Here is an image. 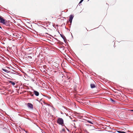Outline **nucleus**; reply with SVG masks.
I'll return each mask as SVG.
<instances>
[{
	"label": "nucleus",
	"instance_id": "obj_9",
	"mask_svg": "<svg viewBox=\"0 0 133 133\" xmlns=\"http://www.w3.org/2000/svg\"><path fill=\"white\" fill-rule=\"evenodd\" d=\"M10 83L12 84L13 85H15V83L14 82H12L11 81H10L9 82Z\"/></svg>",
	"mask_w": 133,
	"mask_h": 133
},
{
	"label": "nucleus",
	"instance_id": "obj_11",
	"mask_svg": "<svg viewBox=\"0 0 133 133\" xmlns=\"http://www.w3.org/2000/svg\"><path fill=\"white\" fill-rule=\"evenodd\" d=\"M29 94L31 96H34V95L32 94V92H30Z\"/></svg>",
	"mask_w": 133,
	"mask_h": 133
},
{
	"label": "nucleus",
	"instance_id": "obj_6",
	"mask_svg": "<svg viewBox=\"0 0 133 133\" xmlns=\"http://www.w3.org/2000/svg\"><path fill=\"white\" fill-rule=\"evenodd\" d=\"M3 24L5 25L6 26H9V22H8L7 21H6V20L5 21L4 23H3Z\"/></svg>",
	"mask_w": 133,
	"mask_h": 133
},
{
	"label": "nucleus",
	"instance_id": "obj_2",
	"mask_svg": "<svg viewBox=\"0 0 133 133\" xmlns=\"http://www.w3.org/2000/svg\"><path fill=\"white\" fill-rule=\"evenodd\" d=\"M92 81L94 82V83L90 84V87L91 88H95L96 85V83L94 81Z\"/></svg>",
	"mask_w": 133,
	"mask_h": 133
},
{
	"label": "nucleus",
	"instance_id": "obj_5",
	"mask_svg": "<svg viewBox=\"0 0 133 133\" xmlns=\"http://www.w3.org/2000/svg\"><path fill=\"white\" fill-rule=\"evenodd\" d=\"M28 107L31 109H32L33 108V105L30 103H28Z\"/></svg>",
	"mask_w": 133,
	"mask_h": 133
},
{
	"label": "nucleus",
	"instance_id": "obj_4",
	"mask_svg": "<svg viewBox=\"0 0 133 133\" xmlns=\"http://www.w3.org/2000/svg\"><path fill=\"white\" fill-rule=\"evenodd\" d=\"M5 21V20L4 19L2 16H0V22L1 23L3 24Z\"/></svg>",
	"mask_w": 133,
	"mask_h": 133
},
{
	"label": "nucleus",
	"instance_id": "obj_12",
	"mask_svg": "<svg viewBox=\"0 0 133 133\" xmlns=\"http://www.w3.org/2000/svg\"><path fill=\"white\" fill-rule=\"evenodd\" d=\"M87 122L90 123L91 124H92V123L90 121L88 120V121Z\"/></svg>",
	"mask_w": 133,
	"mask_h": 133
},
{
	"label": "nucleus",
	"instance_id": "obj_16",
	"mask_svg": "<svg viewBox=\"0 0 133 133\" xmlns=\"http://www.w3.org/2000/svg\"><path fill=\"white\" fill-rule=\"evenodd\" d=\"M132 111H133V110H132Z\"/></svg>",
	"mask_w": 133,
	"mask_h": 133
},
{
	"label": "nucleus",
	"instance_id": "obj_3",
	"mask_svg": "<svg viewBox=\"0 0 133 133\" xmlns=\"http://www.w3.org/2000/svg\"><path fill=\"white\" fill-rule=\"evenodd\" d=\"M73 17L74 16L72 15H70V16L69 17V23H70V24L72 23V21Z\"/></svg>",
	"mask_w": 133,
	"mask_h": 133
},
{
	"label": "nucleus",
	"instance_id": "obj_15",
	"mask_svg": "<svg viewBox=\"0 0 133 133\" xmlns=\"http://www.w3.org/2000/svg\"><path fill=\"white\" fill-rule=\"evenodd\" d=\"M0 28L1 29H2V28H1V27L0 26Z\"/></svg>",
	"mask_w": 133,
	"mask_h": 133
},
{
	"label": "nucleus",
	"instance_id": "obj_7",
	"mask_svg": "<svg viewBox=\"0 0 133 133\" xmlns=\"http://www.w3.org/2000/svg\"><path fill=\"white\" fill-rule=\"evenodd\" d=\"M34 94L36 96H38L39 95V92L37 91H34Z\"/></svg>",
	"mask_w": 133,
	"mask_h": 133
},
{
	"label": "nucleus",
	"instance_id": "obj_14",
	"mask_svg": "<svg viewBox=\"0 0 133 133\" xmlns=\"http://www.w3.org/2000/svg\"><path fill=\"white\" fill-rule=\"evenodd\" d=\"M111 101L113 102H114V101L112 99H111Z\"/></svg>",
	"mask_w": 133,
	"mask_h": 133
},
{
	"label": "nucleus",
	"instance_id": "obj_13",
	"mask_svg": "<svg viewBox=\"0 0 133 133\" xmlns=\"http://www.w3.org/2000/svg\"><path fill=\"white\" fill-rule=\"evenodd\" d=\"M84 0H81L80 1V2L79 3H81Z\"/></svg>",
	"mask_w": 133,
	"mask_h": 133
},
{
	"label": "nucleus",
	"instance_id": "obj_10",
	"mask_svg": "<svg viewBox=\"0 0 133 133\" xmlns=\"http://www.w3.org/2000/svg\"><path fill=\"white\" fill-rule=\"evenodd\" d=\"M61 37L64 39L65 40L66 39V38L65 36L64 35L61 34H60Z\"/></svg>",
	"mask_w": 133,
	"mask_h": 133
},
{
	"label": "nucleus",
	"instance_id": "obj_8",
	"mask_svg": "<svg viewBox=\"0 0 133 133\" xmlns=\"http://www.w3.org/2000/svg\"><path fill=\"white\" fill-rule=\"evenodd\" d=\"M2 70H3V71H4V72H6L7 73H9L10 72V71L8 70H7L5 69H3V68L2 69Z\"/></svg>",
	"mask_w": 133,
	"mask_h": 133
},
{
	"label": "nucleus",
	"instance_id": "obj_1",
	"mask_svg": "<svg viewBox=\"0 0 133 133\" xmlns=\"http://www.w3.org/2000/svg\"><path fill=\"white\" fill-rule=\"evenodd\" d=\"M57 123L59 124L63 125L64 123V121L62 118H59L57 119Z\"/></svg>",
	"mask_w": 133,
	"mask_h": 133
}]
</instances>
